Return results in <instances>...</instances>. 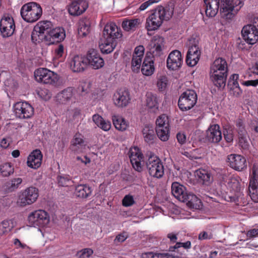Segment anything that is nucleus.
<instances>
[{
	"label": "nucleus",
	"mask_w": 258,
	"mask_h": 258,
	"mask_svg": "<svg viewBox=\"0 0 258 258\" xmlns=\"http://www.w3.org/2000/svg\"><path fill=\"white\" fill-rule=\"evenodd\" d=\"M173 8L158 6L150 12L146 18L145 28L148 31L157 30L164 21L169 20L173 14Z\"/></svg>",
	"instance_id": "1"
},
{
	"label": "nucleus",
	"mask_w": 258,
	"mask_h": 258,
	"mask_svg": "<svg viewBox=\"0 0 258 258\" xmlns=\"http://www.w3.org/2000/svg\"><path fill=\"white\" fill-rule=\"evenodd\" d=\"M228 64L222 57L216 58L211 65L210 78L215 86L224 88L226 85L228 75Z\"/></svg>",
	"instance_id": "2"
},
{
	"label": "nucleus",
	"mask_w": 258,
	"mask_h": 258,
	"mask_svg": "<svg viewBox=\"0 0 258 258\" xmlns=\"http://www.w3.org/2000/svg\"><path fill=\"white\" fill-rule=\"evenodd\" d=\"M20 14L24 21L33 23L40 19L42 14V9L37 3L30 2L22 7Z\"/></svg>",
	"instance_id": "3"
},
{
	"label": "nucleus",
	"mask_w": 258,
	"mask_h": 258,
	"mask_svg": "<svg viewBox=\"0 0 258 258\" xmlns=\"http://www.w3.org/2000/svg\"><path fill=\"white\" fill-rule=\"evenodd\" d=\"M241 0H221L220 12L221 17L226 20L232 19L243 6Z\"/></svg>",
	"instance_id": "4"
},
{
	"label": "nucleus",
	"mask_w": 258,
	"mask_h": 258,
	"mask_svg": "<svg viewBox=\"0 0 258 258\" xmlns=\"http://www.w3.org/2000/svg\"><path fill=\"white\" fill-rule=\"evenodd\" d=\"M34 77L38 82L53 85H56L59 80V77L56 73L42 68L35 71Z\"/></svg>",
	"instance_id": "5"
},
{
	"label": "nucleus",
	"mask_w": 258,
	"mask_h": 258,
	"mask_svg": "<svg viewBox=\"0 0 258 258\" xmlns=\"http://www.w3.org/2000/svg\"><path fill=\"white\" fill-rule=\"evenodd\" d=\"M146 166L151 176L159 179L164 175V168L163 163L157 156H150L146 163Z\"/></svg>",
	"instance_id": "6"
},
{
	"label": "nucleus",
	"mask_w": 258,
	"mask_h": 258,
	"mask_svg": "<svg viewBox=\"0 0 258 258\" xmlns=\"http://www.w3.org/2000/svg\"><path fill=\"white\" fill-rule=\"evenodd\" d=\"M197 102V95L192 90H187L181 94L179 98L178 106L182 111L191 109Z\"/></svg>",
	"instance_id": "7"
},
{
	"label": "nucleus",
	"mask_w": 258,
	"mask_h": 258,
	"mask_svg": "<svg viewBox=\"0 0 258 258\" xmlns=\"http://www.w3.org/2000/svg\"><path fill=\"white\" fill-rule=\"evenodd\" d=\"M48 214L43 210H36L31 213L28 217V221L31 226L44 227L49 222Z\"/></svg>",
	"instance_id": "8"
},
{
	"label": "nucleus",
	"mask_w": 258,
	"mask_h": 258,
	"mask_svg": "<svg viewBox=\"0 0 258 258\" xmlns=\"http://www.w3.org/2000/svg\"><path fill=\"white\" fill-rule=\"evenodd\" d=\"M39 195L38 189L32 186L22 190L19 198L21 206L25 207L34 203Z\"/></svg>",
	"instance_id": "9"
},
{
	"label": "nucleus",
	"mask_w": 258,
	"mask_h": 258,
	"mask_svg": "<svg viewBox=\"0 0 258 258\" xmlns=\"http://www.w3.org/2000/svg\"><path fill=\"white\" fill-rule=\"evenodd\" d=\"M258 25L254 19L252 24L244 26L241 30V35L244 42L254 44L258 41Z\"/></svg>",
	"instance_id": "10"
},
{
	"label": "nucleus",
	"mask_w": 258,
	"mask_h": 258,
	"mask_svg": "<svg viewBox=\"0 0 258 258\" xmlns=\"http://www.w3.org/2000/svg\"><path fill=\"white\" fill-rule=\"evenodd\" d=\"M14 112L16 117L20 119L30 118L34 114L32 106L26 102H18L13 106Z\"/></svg>",
	"instance_id": "11"
},
{
	"label": "nucleus",
	"mask_w": 258,
	"mask_h": 258,
	"mask_svg": "<svg viewBox=\"0 0 258 258\" xmlns=\"http://www.w3.org/2000/svg\"><path fill=\"white\" fill-rule=\"evenodd\" d=\"M112 100L116 106L120 108L125 107L131 102L130 93L127 90L120 89L114 93Z\"/></svg>",
	"instance_id": "12"
},
{
	"label": "nucleus",
	"mask_w": 258,
	"mask_h": 258,
	"mask_svg": "<svg viewBox=\"0 0 258 258\" xmlns=\"http://www.w3.org/2000/svg\"><path fill=\"white\" fill-rule=\"evenodd\" d=\"M15 30L13 18L9 16H4L0 21V31L3 37L12 36Z\"/></svg>",
	"instance_id": "13"
},
{
	"label": "nucleus",
	"mask_w": 258,
	"mask_h": 258,
	"mask_svg": "<svg viewBox=\"0 0 258 258\" xmlns=\"http://www.w3.org/2000/svg\"><path fill=\"white\" fill-rule=\"evenodd\" d=\"M129 157L134 169L138 172H141L143 170L141 162L143 161L144 156L140 149L137 147L131 148Z\"/></svg>",
	"instance_id": "14"
},
{
	"label": "nucleus",
	"mask_w": 258,
	"mask_h": 258,
	"mask_svg": "<svg viewBox=\"0 0 258 258\" xmlns=\"http://www.w3.org/2000/svg\"><path fill=\"white\" fill-rule=\"evenodd\" d=\"M66 37V33L64 29L62 27H56L49 31L45 35V43L48 45L58 43Z\"/></svg>",
	"instance_id": "15"
},
{
	"label": "nucleus",
	"mask_w": 258,
	"mask_h": 258,
	"mask_svg": "<svg viewBox=\"0 0 258 258\" xmlns=\"http://www.w3.org/2000/svg\"><path fill=\"white\" fill-rule=\"evenodd\" d=\"M228 165L236 171H241L246 168V161L241 155L231 154L227 157Z\"/></svg>",
	"instance_id": "16"
},
{
	"label": "nucleus",
	"mask_w": 258,
	"mask_h": 258,
	"mask_svg": "<svg viewBox=\"0 0 258 258\" xmlns=\"http://www.w3.org/2000/svg\"><path fill=\"white\" fill-rule=\"evenodd\" d=\"M87 64L94 69H99L104 65L103 59L100 56L99 53L95 49L89 50L86 55Z\"/></svg>",
	"instance_id": "17"
},
{
	"label": "nucleus",
	"mask_w": 258,
	"mask_h": 258,
	"mask_svg": "<svg viewBox=\"0 0 258 258\" xmlns=\"http://www.w3.org/2000/svg\"><path fill=\"white\" fill-rule=\"evenodd\" d=\"M121 30L114 23L107 24L103 31V36L104 38L111 39L114 41L121 38L122 37Z\"/></svg>",
	"instance_id": "18"
},
{
	"label": "nucleus",
	"mask_w": 258,
	"mask_h": 258,
	"mask_svg": "<svg viewBox=\"0 0 258 258\" xmlns=\"http://www.w3.org/2000/svg\"><path fill=\"white\" fill-rule=\"evenodd\" d=\"M183 60L181 52L178 50L172 51L166 60L167 68L170 70H177L182 64Z\"/></svg>",
	"instance_id": "19"
},
{
	"label": "nucleus",
	"mask_w": 258,
	"mask_h": 258,
	"mask_svg": "<svg viewBox=\"0 0 258 258\" xmlns=\"http://www.w3.org/2000/svg\"><path fill=\"white\" fill-rule=\"evenodd\" d=\"M76 90L73 87H68L57 94V100L60 103L66 104L68 102H75Z\"/></svg>",
	"instance_id": "20"
},
{
	"label": "nucleus",
	"mask_w": 258,
	"mask_h": 258,
	"mask_svg": "<svg viewBox=\"0 0 258 258\" xmlns=\"http://www.w3.org/2000/svg\"><path fill=\"white\" fill-rule=\"evenodd\" d=\"M207 140L213 143H218L222 140V133L217 124L211 125L206 132Z\"/></svg>",
	"instance_id": "21"
},
{
	"label": "nucleus",
	"mask_w": 258,
	"mask_h": 258,
	"mask_svg": "<svg viewBox=\"0 0 258 258\" xmlns=\"http://www.w3.org/2000/svg\"><path fill=\"white\" fill-rule=\"evenodd\" d=\"M200 56L201 51L197 45H194L189 46L186 57L187 64L190 67L196 66L199 60Z\"/></svg>",
	"instance_id": "22"
},
{
	"label": "nucleus",
	"mask_w": 258,
	"mask_h": 258,
	"mask_svg": "<svg viewBox=\"0 0 258 258\" xmlns=\"http://www.w3.org/2000/svg\"><path fill=\"white\" fill-rule=\"evenodd\" d=\"M42 157L41 152L39 150L33 151L27 158V166L34 169H38L41 165Z\"/></svg>",
	"instance_id": "23"
},
{
	"label": "nucleus",
	"mask_w": 258,
	"mask_h": 258,
	"mask_svg": "<svg viewBox=\"0 0 258 258\" xmlns=\"http://www.w3.org/2000/svg\"><path fill=\"white\" fill-rule=\"evenodd\" d=\"M205 12L209 17H214L217 14L220 7V0H204Z\"/></svg>",
	"instance_id": "24"
},
{
	"label": "nucleus",
	"mask_w": 258,
	"mask_h": 258,
	"mask_svg": "<svg viewBox=\"0 0 258 258\" xmlns=\"http://www.w3.org/2000/svg\"><path fill=\"white\" fill-rule=\"evenodd\" d=\"M88 7V3L85 1H74L69 8V12L73 16H78L84 13Z\"/></svg>",
	"instance_id": "25"
},
{
	"label": "nucleus",
	"mask_w": 258,
	"mask_h": 258,
	"mask_svg": "<svg viewBox=\"0 0 258 258\" xmlns=\"http://www.w3.org/2000/svg\"><path fill=\"white\" fill-rule=\"evenodd\" d=\"M155 71L154 59L150 55H146L141 68L142 74L146 76H151Z\"/></svg>",
	"instance_id": "26"
},
{
	"label": "nucleus",
	"mask_w": 258,
	"mask_h": 258,
	"mask_svg": "<svg viewBox=\"0 0 258 258\" xmlns=\"http://www.w3.org/2000/svg\"><path fill=\"white\" fill-rule=\"evenodd\" d=\"M171 192L173 196L181 202L185 201V196L188 194L185 187L177 182L172 184Z\"/></svg>",
	"instance_id": "27"
},
{
	"label": "nucleus",
	"mask_w": 258,
	"mask_h": 258,
	"mask_svg": "<svg viewBox=\"0 0 258 258\" xmlns=\"http://www.w3.org/2000/svg\"><path fill=\"white\" fill-rule=\"evenodd\" d=\"M86 66V57L79 55L75 56L71 63V69L74 72L83 71Z\"/></svg>",
	"instance_id": "28"
},
{
	"label": "nucleus",
	"mask_w": 258,
	"mask_h": 258,
	"mask_svg": "<svg viewBox=\"0 0 258 258\" xmlns=\"http://www.w3.org/2000/svg\"><path fill=\"white\" fill-rule=\"evenodd\" d=\"M223 184L226 182V185L231 192L238 193L240 190V185L239 182L235 177H228L226 175H223L222 176Z\"/></svg>",
	"instance_id": "29"
},
{
	"label": "nucleus",
	"mask_w": 258,
	"mask_h": 258,
	"mask_svg": "<svg viewBox=\"0 0 258 258\" xmlns=\"http://www.w3.org/2000/svg\"><path fill=\"white\" fill-rule=\"evenodd\" d=\"M195 174L199 182L202 183L203 184L208 185L211 182V174L210 171L206 169H199L196 171Z\"/></svg>",
	"instance_id": "30"
},
{
	"label": "nucleus",
	"mask_w": 258,
	"mask_h": 258,
	"mask_svg": "<svg viewBox=\"0 0 258 258\" xmlns=\"http://www.w3.org/2000/svg\"><path fill=\"white\" fill-rule=\"evenodd\" d=\"M92 191L91 187L87 184H79L76 186L75 194L77 197L87 199L91 195Z\"/></svg>",
	"instance_id": "31"
},
{
	"label": "nucleus",
	"mask_w": 258,
	"mask_h": 258,
	"mask_svg": "<svg viewBox=\"0 0 258 258\" xmlns=\"http://www.w3.org/2000/svg\"><path fill=\"white\" fill-rule=\"evenodd\" d=\"M117 44V41H114L104 38L102 40L101 43L99 44V47L102 53L108 54L113 51Z\"/></svg>",
	"instance_id": "32"
},
{
	"label": "nucleus",
	"mask_w": 258,
	"mask_h": 258,
	"mask_svg": "<svg viewBox=\"0 0 258 258\" xmlns=\"http://www.w3.org/2000/svg\"><path fill=\"white\" fill-rule=\"evenodd\" d=\"M185 201L183 202H187V205L190 209H199L201 207V201L196 195L193 194L188 193L185 196Z\"/></svg>",
	"instance_id": "33"
},
{
	"label": "nucleus",
	"mask_w": 258,
	"mask_h": 258,
	"mask_svg": "<svg viewBox=\"0 0 258 258\" xmlns=\"http://www.w3.org/2000/svg\"><path fill=\"white\" fill-rule=\"evenodd\" d=\"M146 105L151 112L156 113L158 110L157 97L151 93H148L146 95Z\"/></svg>",
	"instance_id": "34"
},
{
	"label": "nucleus",
	"mask_w": 258,
	"mask_h": 258,
	"mask_svg": "<svg viewBox=\"0 0 258 258\" xmlns=\"http://www.w3.org/2000/svg\"><path fill=\"white\" fill-rule=\"evenodd\" d=\"M92 119L94 122L104 131H108L111 127V123L109 121L105 120L102 116L98 114L93 115Z\"/></svg>",
	"instance_id": "35"
},
{
	"label": "nucleus",
	"mask_w": 258,
	"mask_h": 258,
	"mask_svg": "<svg viewBox=\"0 0 258 258\" xmlns=\"http://www.w3.org/2000/svg\"><path fill=\"white\" fill-rule=\"evenodd\" d=\"M153 44V53L156 55H160L164 46V38L159 35L154 36L152 40Z\"/></svg>",
	"instance_id": "36"
},
{
	"label": "nucleus",
	"mask_w": 258,
	"mask_h": 258,
	"mask_svg": "<svg viewBox=\"0 0 258 258\" xmlns=\"http://www.w3.org/2000/svg\"><path fill=\"white\" fill-rule=\"evenodd\" d=\"M90 22L87 19L81 20L79 22L78 34L80 36L85 37L90 32Z\"/></svg>",
	"instance_id": "37"
},
{
	"label": "nucleus",
	"mask_w": 258,
	"mask_h": 258,
	"mask_svg": "<svg viewBox=\"0 0 258 258\" xmlns=\"http://www.w3.org/2000/svg\"><path fill=\"white\" fill-rule=\"evenodd\" d=\"M142 132L146 142L148 144H152L154 143V139H156V135L152 126H145Z\"/></svg>",
	"instance_id": "38"
},
{
	"label": "nucleus",
	"mask_w": 258,
	"mask_h": 258,
	"mask_svg": "<svg viewBox=\"0 0 258 258\" xmlns=\"http://www.w3.org/2000/svg\"><path fill=\"white\" fill-rule=\"evenodd\" d=\"M239 75L236 74H233L230 77L229 83L232 82L233 94L236 97L240 96L242 90L240 89L238 83Z\"/></svg>",
	"instance_id": "39"
},
{
	"label": "nucleus",
	"mask_w": 258,
	"mask_h": 258,
	"mask_svg": "<svg viewBox=\"0 0 258 258\" xmlns=\"http://www.w3.org/2000/svg\"><path fill=\"white\" fill-rule=\"evenodd\" d=\"M112 121L115 127L118 131H125L128 125V122L124 118L118 115L113 116Z\"/></svg>",
	"instance_id": "40"
},
{
	"label": "nucleus",
	"mask_w": 258,
	"mask_h": 258,
	"mask_svg": "<svg viewBox=\"0 0 258 258\" xmlns=\"http://www.w3.org/2000/svg\"><path fill=\"white\" fill-rule=\"evenodd\" d=\"M140 21L139 19L124 20L122 23V27L126 31L134 30L140 24Z\"/></svg>",
	"instance_id": "41"
},
{
	"label": "nucleus",
	"mask_w": 258,
	"mask_h": 258,
	"mask_svg": "<svg viewBox=\"0 0 258 258\" xmlns=\"http://www.w3.org/2000/svg\"><path fill=\"white\" fill-rule=\"evenodd\" d=\"M51 26L52 24L50 21H45L38 22L34 28L42 34H45L46 32L47 34L51 30Z\"/></svg>",
	"instance_id": "42"
},
{
	"label": "nucleus",
	"mask_w": 258,
	"mask_h": 258,
	"mask_svg": "<svg viewBox=\"0 0 258 258\" xmlns=\"http://www.w3.org/2000/svg\"><path fill=\"white\" fill-rule=\"evenodd\" d=\"M156 132L158 137L162 141L168 140L169 135V127L159 126L156 127Z\"/></svg>",
	"instance_id": "43"
},
{
	"label": "nucleus",
	"mask_w": 258,
	"mask_h": 258,
	"mask_svg": "<svg viewBox=\"0 0 258 258\" xmlns=\"http://www.w3.org/2000/svg\"><path fill=\"white\" fill-rule=\"evenodd\" d=\"M142 258H174L173 256L168 253H154L147 252L143 253Z\"/></svg>",
	"instance_id": "44"
},
{
	"label": "nucleus",
	"mask_w": 258,
	"mask_h": 258,
	"mask_svg": "<svg viewBox=\"0 0 258 258\" xmlns=\"http://www.w3.org/2000/svg\"><path fill=\"white\" fill-rule=\"evenodd\" d=\"M0 172L4 177H8L14 172V167L10 163H5L0 167Z\"/></svg>",
	"instance_id": "45"
},
{
	"label": "nucleus",
	"mask_w": 258,
	"mask_h": 258,
	"mask_svg": "<svg viewBox=\"0 0 258 258\" xmlns=\"http://www.w3.org/2000/svg\"><path fill=\"white\" fill-rule=\"evenodd\" d=\"M22 182V179L20 177L13 178L5 183L6 188L12 191L17 189Z\"/></svg>",
	"instance_id": "46"
},
{
	"label": "nucleus",
	"mask_w": 258,
	"mask_h": 258,
	"mask_svg": "<svg viewBox=\"0 0 258 258\" xmlns=\"http://www.w3.org/2000/svg\"><path fill=\"white\" fill-rule=\"evenodd\" d=\"M223 134L224 139L227 143H231L234 139V129L230 125L224 126Z\"/></svg>",
	"instance_id": "47"
},
{
	"label": "nucleus",
	"mask_w": 258,
	"mask_h": 258,
	"mask_svg": "<svg viewBox=\"0 0 258 258\" xmlns=\"http://www.w3.org/2000/svg\"><path fill=\"white\" fill-rule=\"evenodd\" d=\"M13 227V223L11 220L3 221L0 223V236L10 232Z\"/></svg>",
	"instance_id": "48"
},
{
	"label": "nucleus",
	"mask_w": 258,
	"mask_h": 258,
	"mask_svg": "<svg viewBox=\"0 0 258 258\" xmlns=\"http://www.w3.org/2000/svg\"><path fill=\"white\" fill-rule=\"evenodd\" d=\"M45 35L46 34H42L34 28L31 33L32 41L35 44L39 43L42 41L45 42Z\"/></svg>",
	"instance_id": "49"
},
{
	"label": "nucleus",
	"mask_w": 258,
	"mask_h": 258,
	"mask_svg": "<svg viewBox=\"0 0 258 258\" xmlns=\"http://www.w3.org/2000/svg\"><path fill=\"white\" fill-rule=\"evenodd\" d=\"M243 133H240L238 136V144L240 147L243 150H247L249 147V143L247 140V135L246 131H242Z\"/></svg>",
	"instance_id": "50"
},
{
	"label": "nucleus",
	"mask_w": 258,
	"mask_h": 258,
	"mask_svg": "<svg viewBox=\"0 0 258 258\" xmlns=\"http://www.w3.org/2000/svg\"><path fill=\"white\" fill-rule=\"evenodd\" d=\"M249 192L251 200L255 203H258V183L249 184Z\"/></svg>",
	"instance_id": "51"
},
{
	"label": "nucleus",
	"mask_w": 258,
	"mask_h": 258,
	"mask_svg": "<svg viewBox=\"0 0 258 258\" xmlns=\"http://www.w3.org/2000/svg\"><path fill=\"white\" fill-rule=\"evenodd\" d=\"M258 183V164H253L251 168V173L250 175L249 183L257 184Z\"/></svg>",
	"instance_id": "52"
},
{
	"label": "nucleus",
	"mask_w": 258,
	"mask_h": 258,
	"mask_svg": "<svg viewBox=\"0 0 258 258\" xmlns=\"http://www.w3.org/2000/svg\"><path fill=\"white\" fill-rule=\"evenodd\" d=\"M76 145L80 146V145H85L84 141L82 138V135L80 134H76L74 136V138L71 141L70 149L71 150H76L74 148L75 146H76Z\"/></svg>",
	"instance_id": "53"
},
{
	"label": "nucleus",
	"mask_w": 258,
	"mask_h": 258,
	"mask_svg": "<svg viewBox=\"0 0 258 258\" xmlns=\"http://www.w3.org/2000/svg\"><path fill=\"white\" fill-rule=\"evenodd\" d=\"M168 79L165 76H160L157 80V86L158 89L160 91H162L165 90L168 84Z\"/></svg>",
	"instance_id": "54"
},
{
	"label": "nucleus",
	"mask_w": 258,
	"mask_h": 258,
	"mask_svg": "<svg viewBox=\"0 0 258 258\" xmlns=\"http://www.w3.org/2000/svg\"><path fill=\"white\" fill-rule=\"evenodd\" d=\"M156 127H169L168 118L165 114L160 115L156 121Z\"/></svg>",
	"instance_id": "55"
},
{
	"label": "nucleus",
	"mask_w": 258,
	"mask_h": 258,
	"mask_svg": "<svg viewBox=\"0 0 258 258\" xmlns=\"http://www.w3.org/2000/svg\"><path fill=\"white\" fill-rule=\"evenodd\" d=\"M141 57L133 56L132 60V70L134 72H138L140 70L142 60Z\"/></svg>",
	"instance_id": "56"
},
{
	"label": "nucleus",
	"mask_w": 258,
	"mask_h": 258,
	"mask_svg": "<svg viewBox=\"0 0 258 258\" xmlns=\"http://www.w3.org/2000/svg\"><path fill=\"white\" fill-rule=\"evenodd\" d=\"M57 180L58 184L61 186H68L72 182L69 175L59 176L57 177Z\"/></svg>",
	"instance_id": "57"
},
{
	"label": "nucleus",
	"mask_w": 258,
	"mask_h": 258,
	"mask_svg": "<svg viewBox=\"0 0 258 258\" xmlns=\"http://www.w3.org/2000/svg\"><path fill=\"white\" fill-rule=\"evenodd\" d=\"M65 55L64 47L62 44H59L54 48V56L56 58H62Z\"/></svg>",
	"instance_id": "58"
},
{
	"label": "nucleus",
	"mask_w": 258,
	"mask_h": 258,
	"mask_svg": "<svg viewBox=\"0 0 258 258\" xmlns=\"http://www.w3.org/2000/svg\"><path fill=\"white\" fill-rule=\"evenodd\" d=\"M135 203L133 196L130 195H125L122 201V205L125 207H130L133 205Z\"/></svg>",
	"instance_id": "59"
},
{
	"label": "nucleus",
	"mask_w": 258,
	"mask_h": 258,
	"mask_svg": "<svg viewBox=\"0 0 258 258\" xmlns=\"http://www.w3.org/2000/svg\"><path fill=\"white\" fill-rule=\"evenodd\" d=\"M183 247L184 249H188L190 248L191 247V242L189 241H187L185 242H176L174 246L173 247L174 249V251H175V249H177V251H178V249Z\"/></svg>",
	"instance_id": "60"
},
{
	"label": "nucleus",
	"mask_w": 258,
	"mask_h": 258,
	"mask_svg": "<svg viewBox=\"0 0 258 258\" xmlns=\"http://www.w3.org/2000/svg\"><path fill=\"white\" fill-rule=\"evenodd\" d=\"M93 253L92 249L90 248H85L78 252L79 258H88Z\"/></svg>",
	"instance_id": "61"
},
{
	"label": "nucleus",
	"mask_w": 258,
	"mask_h": 258,
	"mask_svg": "<svg viewBox=\"0 0 258 258\" xmlns=\"http://www.w3.org/2000/svg\"><path fill=\"white\" fill-rule=\"evenodd\" d=\"M145 48L143 45L137 46L133 53V56L143 58L144 54Z\"/></svg>",
	"instance_id": "62"
},
{
	"label": "nucleus",
	"mask_w": 258,
	"mask_h": 258,
	"mask_svg": "<svg viewBox=\"0 0 258 258\" xmlns=\"http://www.w3.org/2000/svg\"><path fill=\"white\" fill-rule=\"evenodd\" d=\"M38 94L43 100H47L51 97V93L47 89H41L38 91Z\"/></svg>",
	"instance_id": "63"
},
{
	"label": "nucleus",
	"mask_w": 258,
	"mask_h": 258,
	"mask_svg": "<svg viewBox=\"0 0 258 258\" xmlns=\"http://www.w3.org/2000/svg\"><path fill=\"white\" fill-rule=\"evenodd\" d=\"M213 238V234L211 232L202 231L199 234L198 238L200 240L211 239Z\"/></svg>",
	"instance_id": "64"
}]
</instances>
